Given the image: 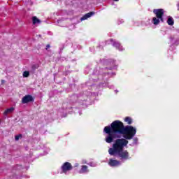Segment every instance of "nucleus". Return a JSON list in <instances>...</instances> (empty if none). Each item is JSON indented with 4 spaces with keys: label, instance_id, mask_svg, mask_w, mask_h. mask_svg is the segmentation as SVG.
<instances>
[{
    "label": "nucleus",
    "instance_id": "obj_3",
    "mask_svg": "<svg viewBox=\"0 0 179 179\" xmlns=\"http://www.w3.org/2000/svg\"><path fill=\"white\" fill-rule=\"evenodd\" d=\"M34 101V98L31 95H25L22 99V104H27L28 103H33Z\"/></svg>",
    "mask_w": 179,
    "mask_h": 179
},
{
    "label": "nucleus",
    "instance_id": "obj_19",
    "mask_svg": "<svg viewBox=\"0 0 179 179\" xmlns=\"http://www.w3.org/2000/svg\"><path fill=\"white\" fill-rule=\"evenodd\" d=\"M113 1H115V2H117V1H120V0H113Z\"/></svg>",
    "mask_w": 179,
    "mask_h": 179
},
{
    "label": "nucleus",
    "instance_id": "obj_6",
    "mask_svg": "<svg viewBox=\"0 0 179 179\" xmlns=\"http://www.w3.org/2000/svg\"><path fill=\"white\" fill-rule=\"evenodd\" d=\"M94 13H95L94 11H91L88 13H86L85 15H83V17L80 18V20L81 21L86 20V19H89V17H92V16H93Z\"/></svg>",
    "mask_w": 179,
    "mask_h": 179
},
{
    "label": "nucleus",
    "instance_id": "obj_10",
    "mask_svg": "<svg viewBox=\"0 0 179 179\" xmlns=\"http://www.w3.org/2000/svg\"><path fill=\"white\" fill-rule=\"evenodd\" d=\"M167 24L169 26H173L174 25V20L172 17H169L167 20Z\"/></svg>",
    "mask_w": 179,
    "mask_h": 179
},
{
    "label": "nucleus",
    "instance_id": "obj_16",
    "mask_svg": "<svg viewBox=\"0 0 179 179\" xmlns=\"http://www.w3.org/2000/svg\"><path fill=\"white\" fill-rule=\"evenodd\" d=\"M51 46L50 45V44H48L46 45L45 50H48V48H50Z\"/></svg>",
    "mask_w": 179,
    "mask_h": 179
},
{
    "label": "nucleus",
    "instance_id": "obj_2",
    "mask_svg": "<svg viewBox=\"0 0 179 179\" xmlns=\"http://www.w3.org/2000/svg\"><path fill=\"white\" fill-rule=\"evenodd\" d=\"M62 173H68V171H71L72 169H73V166H72V164L70 162H64L63 165L61 167Z\"/></svg>",
    "mask_w": 179,
    "mask_h": 179
},
{
    "label": "nucleus",
    "instance_id": "obj_14",
    "mask_svg": "<svg viewBox=\"0 0 179 179\" xmlns=\"http://www.w3.org/2000/svg\"><path fill=\"white\" fill-rule=\"evenodd\" d=\"M32 71H36V69H38V64H34L31 66Z\"/></svg>",
    "mask_w": 179,
    "mask_h": 179
},
{
    "label": "nucleus",
    "instance_id": "obj_5",
    "mask_svg": "<svg viewBox=\"0 0 179 179\" xmlns=\"http://www.w3.org/2000/svg\"><path fill=\"white\" fill-rule=\"evenodd\" d=\"M108 164L110 166V167H118V166L121 165V162L117 159H110Z\"/></svg>",
    "mask_w": 179,
    "mask_h": 179
},
{
    "label": "nucleus",
    "instance_id": "obj_20",
    "mask_svg": "<svg viewBox=\"0 0 179 179\" xmlns=\"http://www.w3.org/2000/svg\"><path fill=\"white\" fill-rule=\"evenodd\" d=\"M117 45H120V44H119V43H117Z\"/></svg>",
    "mask_w": 179,
    "mask_h": 179
},
{
    "label": "nucleus",
    "instance_id": "obj_15",
    "mask_svg": "<svg viewBox=\"0 0 179 179\" xmlns=\"http://www.w3.org/2000/svg\"><path fill=\"white\" fill-rule=\"evenodd\" d=\"M22 134L16 135V136H15V141H18V140L20 139V138H22Z\"/></svg>",
    "mask_w": 179,
    "mask_h": 179
},
{
    "label": "nucleus",
    "instance_id": "obj_7",
    "mask_svg": "<svg viewBox=\"0 0 179 179\" xmlns=\"http://www.w3.org/2000/svg\"><path fill=\"white\" fill-rule=\"evenodd\" d=\"M85 173H89V169L87 166L86 165H83L81 166V169L79 171L80 174H84Z\"/></svg>",
    "mask_w": 179,
    "mask_h": 179
},
{
    "label": "nucleus",
    "instance_id": "obj_8",
    "mask_svg": "<svg viewBox=\"0 0 179 179\" xmlns=\"http://www.w3.org/2000/svg\"><path fill=\"white\" fill-rule=\"evenodd\" d=\"M13 111H15V108H14V107H11V108H7V109L4 111L3 114H4V115H8V114H12V113H13Z\"/></svg>",
    "mask_w": 179,
    "mask_h": 179
},
{
    "label": "nucleus",
    "instance_id": "obj_17",
    "mask_svg": "<svg viewBox=\"0 0 179 179\" xmlns=\"http://www.w3.org/2000/svg\"><path fill=\"white\" fill-rule=\"evenodd\" d=\"M159 19V20H161L162 22H164V20L163 19V17H162L161 18H158Z\"/></svg>",
    "mask_w": 179,
    "mask_h": 179
},
{
    "label": "nucleus",
    "instance_id": "obj_4",
    "mask_svg": "<svg viewBox=\"0 0 179 179\" xmlns=\"http://www.w3.org/2000/svg\"><path fill=\"white\" fill-rule=\"evenodd\" d=\"M153 13L154 15H155L157 19L162 18L163 17V16H164V9L163 8L154 9Z\"/></svg>",
    "mask_w": 179,
    "mask_h": 179
},
{
    "label": "nucleus",
    "instance_id": "obj_12",
    "mask_svg": "<svg viewBox=\"0 0 179 179\" xmlns=\"http://www.w3.org/2000/svg\"><path fill=\"white\" fill-rule=\"evenodd\" d=\"M124 122H127L129 125H131L132 124V119L130 117H127L124 118Z\"/></svg>",
    "mask_w": 179,
    "mask_h": 179
},
{
    "label": "nucleus",
    "instance_id": "obj_9",
    "mask_svg": "<svg viewBox=\"0 0 179 179\" xmlns=\"http://www.w3.org/2000/svg\"><path fill=\"white\" fill-rule=\"evenodd\" d=\"M32 22H33V24H37L39 23H41V20H40L38 18H37V17L34 16L32 17Z\"/></svg>",
    "mask_w": 179,
    "mask_h": 179
},
{
    "label": "nucleus",
    "instance_id": "obj_18",
    "mask_svg": "<svg viewBox=\"0 0 179 179\" xmlns=\"http://www.w3.org/2000/svg\"><path fill=\"white\" fill-rule=\"evenodd\" d=\"M1 83H5V80H1Z\"/></svg>",
    "mask_w": 179,
    "mask_h": 179
},
{
    "label": "nucleus",
    "instance_id": "obj_21",
    "mask_svg": "<svg viewBox=\"0 0 179 179\" xmlns=\"http://www.w3.org/2000/svg\"><path fill=\"white\" fill-rule=\"evenodd\" d=\"M0 124H1V120H0Z\"/></svg>",
    "mask_w": 179,
    "mask_h": 179
},
{
    "label": "nucleus",
    "instance_id": "obj_1",
    "mask_svg": "<svg viewBox=\"0 0 179 179\" xmlns=\"http://www.w3.org/2000/svg\"><path fill=\"white\" fill-rule=\"evenodd\" d=\"M103 132L107 134L105 138L106 143H112L114 139H116L112 148L108 149L109 155H117L120 160H129V152L128 150H124V148L128 145V141H131L136 135V129L131 125L124 127L122 122L115 120L110 126L104 127Z\"/></svg>",
    "mask_w": 179,
    "mask_h": 179
},
{
    "label": "nucleus",
    "instance_id": "obj_11",
    "mask_svg": "<svg viewBox=\"0 0 179 179\" xmlns=\"http://www.w3.org/2000/svg\"><path fill=\"white\" fill-rule=\"evenodd\" d=\"M152 23L153 24H155V26H157V24H159L160 23V20L159 18H157V17H154L152 18Z\"/></svg>",
    "mask_w": 179,
    "mask_h": 179
},
{
    "label": "nucleus",
    "instance_id": "obj_13",
    "mask_svg": "<svg viewBox=\"0 0 179 179\" xmlns=\"http://www.w3.org/2000/svg\"><path fill=\"white\" fill-rule=\"evenodd\" d=\"M23 78H29V76H30V72L25 71L23 72L22 74Z\"/></svg>",
    "mask_w": 179,
    "mask_h": 179
}]
</instances>
